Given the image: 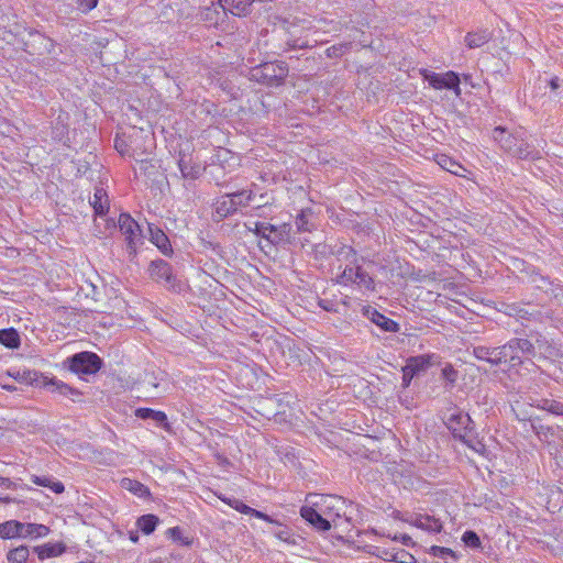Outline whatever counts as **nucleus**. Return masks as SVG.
<instances>
[{
    "instance_id": "nucleus-33",
    "label": "nucleus",
    "mask_w": 563,
    "mask_h": 563,
    "mask_svg": "<svg viewBox=\"0 0 563 563\" xmlns=\"http://www.w3.org/2000/svg\"><path fill=\"white\" fill-rule=\"evenodd\" d=\"M166 534L174 542H178L183 545H189L191 543V541L187 537H183V533H181V530L179 527L169 528L166 531Z\"/></svg>"
},
{
    "instance_id": "nucleus-58",
    "label": "nucleus",
    "mask_w": 563,
    "mask_h": 563,
    "mask_svg": "<svg viewBox=\"0 0 563 563\" xmlns=\"http://www.w3.org/2000/svg\"><path fill=\"white\" fill-rule=\"evenodd\" d=\"M551 86L553 89H555L558 87L556 79L551 80Z\"/></svg>"
},
{
    "instance_id": "nucleus-35",
    "label": "nucleus",
    "mask_w": 563,
    "mask_h": 563,
    "mask_svg": "<svg viewBox=\"0 0 563 563\" xmlns=\"http://www.w3.org/2000/svg\"><path fill=\"white\" fill-rule=\"evenodd\" d=\"M462 541L471 548H478L481 540L474 531H465L462 536Z\"/></svg>"
},
{
    "instance_id": "nucleus-43",
    "label": "nucleus",
    "mask_w": 563,
    "mask_h": 563,
    "mask_svg": "<svg viewBox=\"0 0 563 563\" xmlns=\"http://www.w3.org/2000/svg\"><path fill=\"white\" fill-rule=\"evenodd\" d=\"M416 375V373L409 368L408 366H404L402 368V384L405 387H408L411 383V379L413 378V376Z\"/></svg>"
},
{
    "instance_id": "nucleus-28",
    "label": "nucleus",
    "mask_w": 563,
    "mask_h": 563,
    "mask_svg": "<svg viewBox=\"0 0 563 563\" xmlns=\"http://www.w3.org/2000/svg\"><path fill=\"white\" fill-rule=\"evenodd\" d=\"M497 347L490 349L486 346H477L474 349V355L478 360H485L490 363L499 364V360L496 356Z\"/></svg>"
},
{
    "instance_id": "nucleus-34",
    "label": "nucleus",
    "mask_w": 563,
    "mask_h": 563,
    "mask_svg": "<svg viewBox=\"0 0 563 563\" xmlns=\"http://www.w3.org/2000/svg\"><path fill=\"white\" fill-rule=\"evenodd\" d=\"M222 500L241 514L249 515V512L251 511L250 506L245 505L244 503L236 498H222Z\"/></svg>"
},
{
    "instance_id": "nucleus-5",
    "label": "nucleus",
    "mask_w": 563,
    "mask_h": 563,
    "mask_svg": "<svg viewBox=\"0 0 563 563\" xmlns=\"http://www.w3.org/2000/svg\"><path fill=\"white\" fill-rule=\"evenodd\" d=\"M119 228L125 239L129 252L136 253L142 244L143 236L139 223L128 213H121L119 217Z\"/></svg>"
},
{
    "instance_id": "nucleus-16",
    "label": "nucleus",
    "mask_w": 563,
    "mask_h": 563,
    "mask_svg": "<svg viewBox=\"0 0 563 563\" xmlns=\"http://www.w3.org/2000/svg\"><path fill=\"white\" fill-rule=\"evenodd\" d=\"M437 163L438 165L449 173L460 176V177H466V168L461 165L459 162L453 159L452 157L445 155V154H439L437 155Z\"/></svg>"
},
{
    "instance_id": "nucleus-54",
    "label": "nucleus",
    "mask_w": 563,
    "mask_h": 563,
    "mask_svg": "<svg viewBox=\"0 0 563 563\" xmlns=\"http://www.w3.org/2000/svg\"><path fill=\"white\" fill-rule=\"evenodd\" d=\"M179 168H180V170H181V174H183L185 177H189V176L194 177V175H192L190 172H188V170H187V168L185 167V165H184V159H180V161H179Z\"/></svg>"
},
{
    "instance_id": "nucleus-18",
    "label": "nucleus",
    "mask_w": 563,
    "mask_h": 563,
    "mask_svg": "<svg viewBox=\"0 0 563 563\" xmlns=\"http://www.w3.org/2000/svg\"><path fill=\"white\" fill-rule=\"evenodd\" d=\"M51 529L42 523L23 522L22 539H41L49 534Z\"/></svg>"
},
{
    "instance_id": "nucleus-45",
    "label": "nucleus",
    "mask_w": 563,
    "mask_h": 563,
    "mask_svg": "<svg viewBox=\"0 0 563 563\" xmlns=\"http://www.w3.org/2000/svg\"><path fill=\"white\" fill-rule=\"evenodd\" d=\"M542 349V345H539V350ZM540 354L545 358H552L554 356H558V353L554 347L548 346L544 351H540Z\"/></svg>"
},
{
    "instance_id": "nucleus-44",
    "label": "nucleus",
    "mask_w": 563,
    "mask_h": 563,
    "mask_svg": "<svg viewBox=\"0 0 563 563\" xmlns=\"http://www.w3.org/2000/svg\"><path fill=\"white\" fill-rule=\"evenodd\" d=\"M390 538V536H388ZM391 540L399 541L406 547H412L415 545V542L412 541L411 537L408 534H395L391 537Z\"/></svg>"
},
{
    "instance_id": "nucleus-27",
    "label": "nucleus",
    "mask_w": 563,
    "mask_h": 563,
    "mask_svg": "<svg viewBox=\"0 0 563 563\" xmlns=\"http://www.w3.org/2000/svg\"><path fill=\"white\" fill-rule=\"evenodd\" d=\"M29 555V548L26 545H20L8 552L7 560L9 563H25Z\"/></svg>"
},
{
    "instance_id": "nucleus-17",
    "label": "nucleus",
    "mask_w": 563,
    "mask_h": 563,
    "mask_svg": "<svg viewBox=\"0 0 563 563\" xmlns=\"http://www.w3.org/2000/svg\"><path fill=\"white\" fill-rule=\"evenodd\" d=\"M236 200L232 198L231 194L219 198L214 205L217 216L222 219L236 212Z\"/></svg>"
},
{
    "instance_id": "nucleus-8",
    "label": "nucleus",
    "mask_w": 563,
    "mask_h": 563,
    "mask_svg": "<svg viewBox=\"0 0 563 563\" xmlns=\"http://www.w3.org/2000/svg\"><path fill=\"white\" fill-rule=\"evenodd\" d=\"M423 77L434 89H452L456 96L461 95L460 78L454 71L444 74L424 71Z\"/></svg>"
},
{
    "instance_id": "nucleus-38",
    "label": "nucleus",
    "mask_w": 563,
    "mask_h": 563,
    "mask_svg": "<svg viewBox=\"0 0 563 563\" xmlns=\"http://www.w3.org/2000/svg\"><path fill=\"white\" fill-rule=\"evenodd\" d=\"M45 385L54 387L55 390H58L63 395L71 394L74 391L67 384L56 379H48Z\"/></svg>"
},
{
    "instance_id": "nucleus-48",
    "label": "nucleus",
    "mask_w": 563,
    "mask_h": 563,
    "mask_svg": "<svg viewBox=\"0 0 563 563\" xmlns=\"http://www.w3.org/2000/svg\"><path fill=\"white\" fill-rule=\"evenodd\" d=\"M432 553L435 556H444L445 554H452V550L442 547H432Z\"/></svg>"
},
{
    "instance_id": "nucleus-2",
    "label": "nucleus",
    "mask_w": 563,
    "mask_h": 563,
    "mask_svg": "<svg viewBox=\"0 0 563 563\" xmlns=\"http://www.w3.org/2000/svg\"><path fill=\"white\" fill-rule=\"evenodd\" d=\"M306 503L313 506L331 521L345 515L346 501L339 496L310 494L307 496Z\"/></svg>"
},
{
    "instance_id": "nucleus-1",
    "label": "nucleus",
    "mask_w": 563,
    "mask_h": 563,
    "mask_svg": "<svg viewBox=\"0 0 563 563\" xmlns=\"http://www.w3.org/2000/svg\"><path fill=\"white\" fill-rule=\"evenodd\" d=\"M287 75L288 66L284 62L263 63L250 70L251 80L269 87L282 85Z\"/></svg>"
},
{
    "instance_id": "nucleus-50",
    "label": "nucleus",
    "mask_w": 563,
    "mask_h": 563,
    "mask_svg": "<svg viewBox=\"0 0 563 563\" xmlns=\"http://www.w3.org/2000/svg\"><path fill=\"white\" fill-rule=\"evenodd\" d=\"M274 536L282 541H288L290 538V533L286 528L274 532Z\"/></svg>"
},
{
    "instance_id": "nucleus-19",
    "label": "nucleus",
    "mask_w": 563,
    "mask_h": 563,
    "mask_svg": "<svg viewBox=\"0 0 563 563\" xmlns=\"http://www.w3.org/2000/svg\"><path fill=\"white\" fill-rule=\"evenodd\" d=\"M23 522L18 520H8L0 523V538L1 539H22Z\"/></svg>"
},
{
    "instance_id": "nucleus-3",
    "label": "nucleus",
    "mask_w": 563,
    "mask_h": 563,
    "mask_svg": "<svg viewBox=\"0 0 563 563\" xmlns=\"http://www.w3.org/2000/svg\"><path fill=\"white\" fill-rule=\"evenodd\" d=\"M533 345L526 339H516L509 343L497 347L496 356L499 360V364L505 363L510 366H515L521 363V358L525 355L533 354Z\"/></svg>"
},
{
    "instance_id": "nucleus-26",
    "label": "nucleus",
    "mask_w": 563,
    "mask_h": 563,
    "mask_svg": "<svg viewBox=\"0 0 563 563\" xmlns=\"http://www.w3.org/2000/svg\"><path fill=\"white\" fill-rule=\"evenodd\" d=\"M254 225H255L254 232L257 235H261V236L267 239L272 243H275V241H277L276 236L273 235L278 230L276 225L265 223V222H256Z\"/></svg>"
},
{
    "instance_id": "nucleus-32",
    "label": "nucleus",
    "mask_w": 563,
    "mask_h": 563,
    "mask_svg": "<svg viewBox=\"0 0 563 563\" xmlns=\"http://www.w3.org/2000/svg\"><path fill=\"white\" fill-rule=\"evenodd\" d=\"M277 232L273 234L277 239V241H275V244L290 241L291 225L289 223H284L283 225L277 227Z\"/></svg>"
},
{
    "instance_id": "nucleus-24",
    "label": "nucleus",
    "mask_w": 563,
    "mask_h": 563,
    "mask_svg": "<svg viewBox=\"0 0 563 563\" xmlns=\"http://www.w3.org/2000/svg\"><path fill=\"white\" fill-rule=\"evenodd\" d=\"M490 38L488 31L470 32L465 36V43L470 48H477L487 43Z\"/></svg>"
},
{
    "instance_id": "nucleus-12",
    "label": "nucleus",
    "mask_w": 563,
    "mask_h": 563,
    "mask_svg": "<svg viewBox=\"0 0 563 563\" xmlns=\"http://www.w3.org/2000/svg\"><path fill=\"white\" fill-rule=\"evenodd\" d=\"M471 419L467 415L459 412L452 413L446 421L448 428L453 432V434L463 441L466 442V432H463L467 429Z\"/></svg>"
},
{
    "instance_id": "nucleus-57",
    "label": "nucleus",
    "mask_w": 563,
    "mask_h": 563,
    "mask_svg": "<svg viewBox=\"0 0 563 563\" xmlns=\"http://www.w3.org/2000/svg\"><path fill=\"white\" fill-rule=\"evenodd\" d=\"M306 45V42H302V43H295L292 44L294 47L298 46V47H302Z\"/></svg>"
},
{
    "instance_id": "nucleus-51",
    "label": "nucleus",
    "mask_w": 563,
    "mask_h": 563,
    "mask_svg": "<svg viewBox=\"0 0 563 563\" xmlns=\"http://www.w3.org/2000/svg\"><path fill=\"white\" fill-rule=\"evenodd\" d=\"M343 47L344 46H340V47H336V46H332L330 48L327 49L328 52V55L329 56H333V55H339V54H342L343 53Z\"/></svg>"
},
{
    "instance_id": "nucleus-37",
    "label": "nucleus",
    "mask_w": 563,
    "mask_h": 563,
    "mask_svg": "<svg viewBox=\"0 0 563 563\" xmlns=\"http://www.w3.org/2000/svg\"><path fill=\"white\" fill-rule=\"evenodd\" d=\"M394 562L397 563H416L415 556L405 550H395Z\"/></svg>"
},
{
    "instance_id": "nucleus-31",
    "label": "nucleus",
    "mask_w": 563,
    "mask_h": 563,
    "mask_svg": "<svg viewBox=\"0 0 563 563\" xmlns=\"http://www.w3.org/2000/svg\"><path fill=\"white\" fill-rule=\"evenodd\" d=\"M231 196H232V198H234L236 200V202H240V203H236V209L239 210L242 207H246L251 202V200L253 198V192L250 190H242V191L233 192V194H231Z\"/></svg>"
},
{
    "instance_id": "nucleus-46",
    "label": "nucleus",
    "mask_w": 563,
    "mask_h": 563,
    "mask_svg": "<svg viewBox=\"0 0 563 563\" xmlns=\"http://www.w3.org/2000/svg\"><path fill=\"white\" fill-rule=\"evenodd\" d=\"M442 375L450 382H454L456 377V373L451 366H445L442 369Z\"/></svg>"
},
{
    "instance_id": "nucleus-53",
    "label": "nucleus",
    "mask_w": 563,
    "mask_h": 563,
    "mask_svg": "<svg viewBox=\"0 0 563 563\" xmlns=\"http://www.w3.org/2000/svg\"><path fill=\"white\" fill-rule=\"evenodd\" d=\"M128 537L129 539L133 542V543H137L139 542V532L135 531V530H131L128 532Z\"/></svg>"
},
{
    "instance_id": "nucleus-4",
    "label": "nucleus",
    "mask_w": 563,
    "mask_h": 563,
    "mask_svg": "<svg viewBox=\"0 0 563 563\" xmlns=\"http://www.w3.org/2000/svg\"><path fill=\"white\" fill-rule=\"evenodd\" d=\"M150 274L154 279L164 282L165 287L175 292H181L186 289V284L173 274L169 264L163 260L151 263Z\"/></svg>"
},
{
    "instance_id": "nucleus-21",
    "label": "nucleus",
    "mask_w": 563,
    "mask_h": 563,
    "mask_svg": "<svg viewBox=\"0 0 563 563\" xmlns=\"http://www.w3.org/2000/svg\"><path fill=\"white\" fill-rule=\"evenodd\" d=\"M135 416L140 419H152L156 423L162 424L165 428L168 427L167 416L163 411L154 410L151 408H137L135 410Z\"/></svg>"
},
{
    "instance_id": "nucleus-41",
    "label": "nucleus",
    "mask_w": 563,
    "mask_h": 563,
    "mask_svg": "<svg viewBox=\"0 0 563 563\" xmlns=\"http://www.w3.org/2000/svg\"><path fill=\"white\" fill-rule=\"evenodd\" d=\"M249 515L254 516V517H256L258 519H262V520H264L266 522L282 526L280 522H278L277 520L273 519L268 515H266V514H264V512H262L260 510H256L254 508H251V511L249 512Z\"/></svg>"
},
{
    "instance_id": "nucleus-49",
    "label": "nucleus",
    "mask_w": 563,
    "mask_h": 563,
    "mask_svg": "<svg viewBox=\"0 0 563 563\" xmlns=\"http://www.w3.org/2000/svg\"><path fill=\"white\" fill-rule=\"evenodd\" d=\"M0 487L5 489H15L16 485L11 479L0 476Z\"/></svg>"
},
{
    "instance_id": "nucleus-40",
    "label": "nucleus",
    "mask_w": 563,
    "mask_h": 563,
    "mask_svg": "<svg viewBox=\"0 0 563 563\" xmlns=\"http://www.w3.org/2000/svg\"><path fill=\"white\" fill-rule=\"evenodd\" d=\"M307 217H308V211H301L298 214V217L296 219V225H297L298 231H309L310 230V228L308 225Z\"/></svg>"
},
{
    "instance_id": "nucleus-52",
    "label": "nucleus",
    "mask_w": 563,
    "mask_h": 563,
    "mask_svg": "<svg viewBox=\"0 0 563 563\" xmlns=\"http://www.w3.org/2000/svg\"><path fill=\"white\" fill-rule=\"evenodd\" d=\"M470 446H471L475 452H477V453L483 454V453L485 452V445H484V444H482L481 442H477V443H476V444H474V445H471V444H470Z\"/></svg>"
},
{
    "instance_id": "nucleus-56",
    "label": "nucleus",
    "mask_w": 563,
    "mask_h": 563,
    "mask_svg": "<svg viewBox=\"0 0 563 563\" xmlns=\"http://www.w3.org/2000/svg\"><path fill=\"white\" fill-rule=\"evenodd\" d=\"M10 501H11L10 497H0V503H10Z\"/></svg>"
},
{
    "instance_id": "nucleus-20",
    "label": "nucleus",
    "mask_w": 563,
    "mask_h": 563,
    "mask_svg": "<svg viewBox=\"0 0 563 563\" xmlns=\"http://www.w3.org/2000/svg\"><path fill=\"white\" fill-rule=\"evenodd\" d=\"M96 214L103 216L109 209L107 191L102 187H96L93 198L90 201Z\"/></svg>"
},
{
    "instance_id": "nucleus-39",
    "label": "nucleus",
    "mask_w": 563,
    "mask_h": 563,
    "mask_svg": "<svg viewBox=\"0 0 563 563\" xmlns=\"http://www.w3.org/2000/svg\"><path fill=\"white\" fill-rule=\"evenodd\" d=\"M542 408L555 415H563V404L558 401L544 400Z\"/></svg>"
},
{
    "instance_id": "nucleus-6",
    "label": "nucleus",
    "mask_w": 563,
    "mask_h": 563,
    "mask_svg": "<svg viewBox=\"0 0 563 563\" xmlns=\"http://www.w3.org/2000/svg\"><path fill=\"white\" fill-rule=\"evenodd\" d=\"M505 134V130L501 128H496L494 131V139L501 143L503 147L505 150L509 151L514 155L518 156L519 158L525 159H534L538 157L539 153L533 152L530 150V145L526 142H518L514 139V141L510 137H507V140L503 139V135Z\"/></svg>"
},
{
    "instance_id": "nucleus-10",
    "label": "nucleus",
    "mask_w": 563,
    "mask_h": 563,
    "mask_svg": "<svg viewBox=\"0 0 563 563\" xmlns=\"http://www.w3.org/2000/svg\"><path fill=\"white\" fill-rule=\"evenodd\" d=\"M300 516L318 531L325 532L331 529V520L308 503L301 507Z\"/></svg>"
},
{
    "instance_id": "nucleus-59",
    "label": "nucleus",
    "mask_w": 563,
    "mask_h": 563,
    "mask_svg": "<svg viewBox=\"0 0 563 563\" xmlns=\"http://www.w3.org/2000/svg\"><path fill=\"white\" fill-rule=\"evenodd\" d=\"M139 132H142V129L141 130H134V134H136Z\"/></svg>"
},
{
    "instance_id": "nucleus-9",
    "label": "nucleus",
    "mask_w": 563,
    "mask_h": 563,
    "mask_svg": "<svg viewBox=\"0 0 563 563\" xmlns=\"http://www.w3.org/2000/svg\"><path fill=\"white\" fill-rule=\"evenodd\" d=\"M341 283L344 285L353 284L364 291L374 290L373 278L363 272L360 267L345 268L341 276Z\"/></svg>"
},
{
    "instance_id": "nucleus-13",
    "label": "nucleus",
    "mask_w": 563,
    "mask_h": 563,
    "mask_svg": "<svg viewBox=\"0 0 563 563\" xmlns=\"http://www.w3.org/2000/svg\"><path fill=\"white\" fill-rule=\"evenodd\" d=\"M150 241L157 246L164 255H170L173 249L168 236L157 227L148 224Z\"/></svg>"
},
{
    "instance_id": "nucleus-15",
    "label": "nucleus",
    "mask_w": 563,
    "mask_h": 563,
    "mask_svg": "<svg viewBox=\"0 0 563 563\" xmlns=\"http://www.w3.org/2000/svg\"><path fill=\"white\" fill-rule=\"evenodd\" d=\"M411 526L429 532H439L442 529L441 522L428 515H417L410 520H407Z\"/></svg>"
},
{
    "instance_id": "nucleus-30",
    "label": "nucleus",
    "mask_w": 563,
    "mask_h": 563,
    "mask_svg": "<svg viewBox=\"0 0 563 563\" xmlns=\"http://www.w3.org/2000/svg\"><path fill=\"white\" fill-rule=\"evenodd\" d=\"M122 486L139 497H145L150 494L147 487L136 481L125 478L122 481Z\"/></svg>"
},
{
    "instance_id": "nucleus-22",
    "label": "nucleus",
    "mask_w": 563,
    "mask_h": 563,
    "mask_svg": "<svg viewBox=\"0 0 563 563\" xmlns=\"http://www.w3.org/2000/svg\"><path fill=\"white\" fill-rule=\"evenodd\" d=\"M31 481L38 486L47 487L55 494H62L65 486L62 482L55 481L52 476L32 475Z\"/></svg>"
},
{
    "instance_id": "nucleus-7",
    "label": "nucleus",
    "mask_w": 563,
    "mask_h": 563,
    "mask_svg": "<svg viewBox=\"0 0 563 563\" xmlns=\"http://www.w3.org/2000/svg\"><path fill=\"white\" fill-rule=\"evenodd\" d=\"M100 367V357L91 352L75 354L70 360V369L77 374H95Z\"/></svg>"
},
{
    "instance_id": "nucleus-42",
    "label": "nucleus",
    "mask_w": 563,
    "mask_h": 563,
    "mask_svg": "<svg viewBox=\"0 0 563 563\" xmlns=\"http://www.w3.org/2000/svg\"><path fill=\"white\" fill-rule=\"evenodd\" d=\"M97 4L98 0H78V7L84 12L95 9Z\"/></svg>"
},
{
    "instance_id": "nucleus-11",
    "label": "nucleus",
    "mask_w": 563,
    "mask_h": 563,
    "mask_svg": "<svg viewBox=\"0 0 563 563\" xmlns=\"http://www.w3.org/2000/svg\"><path fill=\"white\" fill-rule=\"evenodd\" d=\"M364 314L377 327L387 332H397L399 324L371 307L364 308Z\"/></svg>"
},
{
    "instance_id": "nucleus-36",
    "label": "nucleus",
    "mask_w": 563,
    "mask_h": 563,
    "mask_svg": "<svg viewBox=\"0 0 563 563\" xmlns=\"http://www.w3.org/2000/svg\"><path fill=\"white\" fill-rule=\"evenodd\" d=\"M395 550L396 549L375 547L373 554L385 561L394 562Z\"/></svg>"
},
{
    "instance_id": "nucleus-55",
    "label": "nucleus",
    "mask_w": 563,
    "mask_h": 563,
    "mask_svg": "<svg viewBox=\"0 0 563 563\" xmlns=\"http://www.w3.org/2000/svg\"><path fill=\"white\" fill-rule=\"evenodd\" d=\"M556 362L559 364L560 371L563 373V355H560L559 360H556Z\"/></svg>"
},
{
    "instance_id": "nucleus-23",
    "label": "nucleus",
    "mask_w": 563,
    "mask_h": 563,
    "mask_svg": "<svg viewBox=\"0 0 563 563\" xmlns=\"http://www.w3.org/2000/svg\"><path fill=\"white\" fill-rule=\"evenodd\" d=\"M159 520L155 515H143L137 518L136 527L144 534L148 536L153 533L158 525Z\"/></svg>"
},
{
    "instance_id": "nucleus-25",
    "label": "nucleus",
    "mask_w": 563,
    "mask_h": 563,
    "mask_svg": "<svg viewBox=\"0 0 563 563\" xmlns=\"http://www.w3.org/2000/svg\"><path fill=\"white\" fill-rule=\"evenodd\" d=\"M0 344L8 349H16L20 346V335L13 328L0 330Z\"/></svg>"
},
{
    "instance_id": "nucleus-29",
    "label": "nucleus",
    "mask_w": 563,
    "mask_h": 563,
    "mask_svg": "<svg viewBox=\"0 0 563 563\" xmlns=\"http://www.w3.org/2000/svg\"><path fill=\"white\" fill-rule=\"evenodd\" d=\"M429 365H430V356H428V355H419V356L410 357L406 363V366L411 368L416 374L426 369L427 367H429Z\"/></svg>"
},
{
    "instance_id": "nucleus-47",
    "label": "nucleus",
    "mask_w": 563,
    "mask_h": 563,
    "mask_svg": "<svg viewBox=\"0 0 563 563\" xmlns=\"http://www.w3.org/2000/svg\"><path fill=\"white\" fill-rule=\"evenodd\" d=\"M115 148L121 154H128L130 152V146L125 144L123 140H115Z\"/></svg>"
},
{
    "instance_id": "nucleus-14",
    "label": "nucleus",
    "mask_w": 563,
    "mask_h": 563,
    "mask_svg": "<svg viewBox=\"0 0 563 563\" xmlns=\"http://www.w3.org/2000/svg\"><path fill=\"white\" fill-rule=\"evenodd\" d=\"M65 551L66 545L63 542H47L34 548V552L41 561L60 556Z\"/></svg>"
}]
</instances>
